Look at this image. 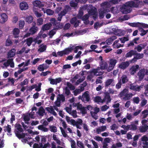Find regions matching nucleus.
Here are the masks:
<instances>
[{
    "label": "nucleus",
    "mask_w": 148,
    "mask_h": 148,
    "mask_svg": "<svg viewBox=\"0 0 148 148\" xmlns=\"http://www.w3.org/2000/svg\"><path fill=\"white\" fill-rule=\"evenodd\" d=\"M139 4V3H136L133 1H127L120 7V11L123 14L130 13L132 10V8L137 7Z\"/></svg>",
    "instance_id": "obj_1"
},
{
    "label": "nucleus",
    "mask_w": 148,
    "mask_h": 148,
    "mask_svg": "<svg viewBox=\"0 0 148 148\" xmlns=\"http://www.w3.org/2000/svg\"><path fill=\"white\" fill-rule=\"evenodd\" d=\"M71 8L69 5H66L64 7V9L58 14V17L57 18L58 21H60L62 18V16H64L67 13L70 11Z\"/></svg>",
    "instance_id": "obj_2"
},
{
    "label": "nucleus",
    "mask_w": 148,
    "mask_h": 148,
    "mask_svg": "<svg viewBox=\"0 0 148 148\" xmlns=\"http://www.w3.org/2000/svg\"><path fill=\"white\" fill-rule=\"evenodd\" d=\"M88 92V91H86L83 94L82 97L81 96L79 97V99H81L83 101H89L90 100V97Z\"/></svg>",
    "instance_id": "obj_3"
},
{
    "label": "nucleus",
    "mask_w": 148,
    "mask_h": 148,
    "mask_svg": "<svg viewBox=\"0 0 148 148\" xmlns=\"http://www.w3.org/2000/svg\"><path fill=\"white\" fill-rule=\"evenodd\" d=\"M135 56L134 58L130 60L131 63H134L137 61V60L142 58L144 56L143 53H138L137 52L134 54Z\"/></svg>",
    "instance_id": "obj_4"
},
{
    "label": "nucleus",
    "mask_w": 148,
    "mask_h": 148,
    "mask_svg": "<svg viewBox=\"0 0 148 148\" xmlns=\"http://www.w3.org/2000/svg\"><path fill=\"white\" fill-rule=\"evenodd\" d=\"M111 99L110 93L107 92H105L104 98L102 100L101 103H103L106 102V104H108L111 102Z\"/></svg>",
    "instance_id": "obj_5"
},
{
    "label": "nucleus",
    "mask_w": 148,
    "mask_h": 148,
    "mask_svg": "<svg viewBox=\"0 0 148 148\" xmlns=\"http://www.w3.org/2000/svg\"><path fill=\"white\" fill-rule=\"evenodd\" d=\"M115 84L114 80L112 79H108L104 82V86L106 88H108L110 86H114Z\"/></svg>",
    "instance_id": "obj_6"
},
{
    "label": "nucleus",
    "mask_w": 148,
    "mask_h": 148,
    "mask_svg": "<svg viewBox=\"0 0 148 148\" xmlns=\"http://www.w3.org/2000/svg\"><path fill=\"white\" fill-rule=\"evenodd\" d=\"M130 64V62L129 61L123 62L119 64V67L121 69L124 70L128 67Z\"/></svg>",
    "instance_id": "obj_7"
},
{
    "label": "nucleus",
    "mask_w": 148,
    "mask_h": 148,
    "mask_svg": "<svg viewBox=\"0 0 148 148\" xmlns=\"http://www.w3.org/2000/svg\"><path fill=\"white\" fill-rule=\"evenodd\" d=\"M117 62V60L116 59H112L110 60V66L108 69L109 70L108 71H111L113 69Z\"/></svg>",
    "instance_id": "obj_8"
},
{
    "label": "nucleus",
    "mask_w": 148,
    "mask_h": 148,
    "mask_svg": "<svg viewBox=\"0 0 148 148\" xmlns=\"http://www.w3.org/2000/svg\"><path fill=\"white\" fill-rule=\"evenodd\" d=\"M109 11V10L108 8H103L101 9L100 11L99 12V18L100 19L103 18L104 16V14H106Z\"/></svg>",
    "instance_id": "obj_9"
},
{
    "label": "nucleus",
    "mask_w": 148,
    "mask_h": 148,
    "mask_svg": "<svg viewBox=\"0 0 148 148\" xmlns=\"http://www.w3.org/2000/svg\"><path fill=\"white\" fill-rule=\"evenodd\" d=\"M19 8L21 10H25L28 9L29 5L27 2L23 1L20 3Z\"/></svg>",
    "instance_id": "obj_10"
},
{
    "label": "nucleus",
    "mask_w": 148,
    "mask_h": 148,
    "mask_svg": "<svg viewBox=\"0 0 148 148\" xmlns=\"http://www.w3.org/2000/svg\"><path fill=\"white\" fill-rule=\"evenodd\" d=\"M139 66L138 65H133L130 69V71L131 75H134L138 70Z\"/></svg>",
    "instance_id": "obj_11"
},
{
    "label": "nucleus",
    "mask_w": 148,
    "mask_h": 148,
    "mask_svg": "<svg viewBox=\"0 0 148 148\" xmlns=\"http://www.w3.org/2000/svg\"><path fill=\"white\" fill-rule=\"evenodd\" d=\"M62 80L61 77L56 78L55 79L50 78L49 81L50 82V83L52 85H56L57 84L60 83Z\"/></svg>",
    "instance_id": "obj_12"
},
{
    "label": "nucleus",
    "mask_w": 148,
    "mask_h": 148,
    "mask_svg": "<svg viewBox=\"0 0 148 148\" xmlns=\"http://www.w3.org/2000/svg\"><path fill=\"white\" fill-rule=\"evenodd\" d=\"M146 75L145 69H143L140 70L138 73V76L140 80L142 79Z\"/></svg>",
    "instance_id": "obj_13"
},
{
    "label": "nucleus",
    "mask_w": 148,
    "mask_h": 148,
    "mask_svg": "<svg viewBox=\"0 0 148 148\" xmlns=\"http://www.w3.org/2000/svg\"><path fill=\"white\" fill-rule=\"evenodd\" d=\"M100 69H101V68H100L99 67H98L96 69H93L90 72L91 73H93L94 75L96 76L100 75L103 74L102 72L99 71L100 70Z\"/></svg>",
    "instance_id": "obj_14"
},
{
    "label": "nucleus",
    "mask_w": 148,
    "mask_h": 148,
    "mask_svg": "<svg viewBox=\"0 0 148 148\" xmlns=\"http://www.w3.org/2000/svg\"><path fill=\"white\" fill-rule=\"evenodd\" d=\"M33 26L29 30V31L31 32L32 34H35L38 30V27L35 26L36 23L34 22L32 23Z\"/></svg>",
    "instance_id": "obj_15"
},
{
    "label": "nucleus",
    "mask_w": 148,
    "mask_h": 148,
    "mask_svg": "<svg viewBox=\"0 0 148 148\" xmlns=\"http://www.w3.org/2000/svg\"><path fill=\"white\" fill-rule=\"evenodd\" d=\"M8 20V16L4 13L1 14L0 17V23H3L7 21Z\"/></svg>",
    "instance_id": "obj_16"
},
{
    "label": "nucleus",
    "mask_w": 148,
    "mask_h": 148,
    "mask_svg": "<svg viewBox=\"0 0 148 148\" xmlns=\"http://www.w3.org/2000/svg\"><path fill=\"white\" fill-rule=\"evenodd\" d=\"M34 6L40 8L44 6V5L43 2L39 0H36L33 3Z\"/></svg>",
    "instance_id": "obj_17"
},
{
    "label": "nucleus",
    "mask_w": 148,
    "mask_h": 148,
    "mask_svg": "<svg viewBox=\"0 0 148 148\" xmlns=\"http://www.w3.org/2000/svg\"><path fill=\"white\" fill-rule=\"evenodd\" d=\"M71 123L72 125L73 126H77L79 125H81L82 123V120L79 119L78 120V121H75L74 120H71Z\"/></svg>",
    "instance_id": "obj_18"
},
{
    "label": "nucleus",
    "mask_w": 148,
    "mask_h": 148,
    "mask_svg": "<svg viewBox=\"0 0 148 148\" xmlns=\"http://www.w3.org/2000/svg\"><path fill=\"white\" fill-rule=\"evenodd\" d=\"M16 50L15 49H12L8 53L7 55V58H12L15 54Z\"/></svg>",
    "instance_id": "obj_19"
},
{
    "label": "nucleus",
    "mask_w": 148,
    "mask_h": 148,
    "mask_svg": "<svg viewBox=\"0 0 148 148\" xmlns=\"http://www.w3.org/2000/svg\"><path fill=\"white\" fill-rule=\"evenodd\" d=\"M100 64L101 69L102 70L107 69L108 67V64L106 62H101Z\"/></svg>",
    "instance_id": "obj_20"
},
{
    "label": "nucleus",
    "mask_w": 148,
    "mask_h": 148,
    "mask_svg": "<svg viewBox=\"0 0 148 148\" xmlns=\"http://www.w3.org/2000/svg\"><path fill=\"white\" fill-rule=\"evenodd\" d=\"M97 9L95 7H92L88 11V13L90 15H94L97 13Z\"/></svg>",
    "instance_id": "obj_21"
},
{
    "label": "nucleus",
    "mask_w": 148,
    "mask_h": 148,
    "mask_svg": "<svg viewBox=\"0 0 148 148\" xmlns=\"http://www.w3.org/2000/svg\"><path fill=\"white\" fill-rule=\"evenodd\" d=\"M136 52V51L134 50H131L129 52L127 53L125 56L126 58L131 57L133 55H134Z\"/></svg>",
    "instance_id": "obj_22"
},
{
    "label": "nucleus",
    "mask_w": 148,
    "mask_h": 148,
    "mask_svg": "<svg viewBox=\"0 0 148 148\" xmlns=\"http://www.w3.org/2000/svg\"><path fill=\"white\" fill-rule=\"evenodd\" d=\"M148 129V125H144L140 127L139 130L141 132H144L147 131Z\"/></svg>",
    "instance_id": "obj_23"
},
{
    "label": "nucleus",
    "mask_w": 148,
    "mask_h": 148,
    "mask_svg": "<svg viewBox=\"0 0 148 148\" xmlns=\"http://www.w3.org/2000/svg\"><path fill=\"white\" fill-rule=\"evenodd\" d=\"M20 30L17 28H14L13 30V34L14 37L17 38L18 37V34H19Z\"/></svg>",
    "instance_id": "obj_24"
},
{
    "label": "nucleus",
    "mask_w": 148,
    "mask_h": 148,
    "mask_svg": "<svg viewBox=\"0 0 148 148\" xmlns=\"http://www.w3.org/2000/svg\"><path fill=\"white\" fill-rule=\"evenodd\" d=\"M145 47V46L143 44H141L138 45L137 47H135L134 49H136L137 51L138 52H140L142 49H144Z\"/></svg>",
    "instance_id": "obj_25"
},
{
    "label": "nucleus",
    "mask_w": 148,
    "mask_h": 148,
    "mask_svg": "<svg viewBox=\"0 0 148 148\" xmlns=\"http://www.w3.org/2000/svg\"><path fill=\"white\" fill-rule=\"evenodd\" d=\"M73 48L71 47H69L63 50L64 54H68L70 53L73 50Z\"/></svg>",
    "instance_id": "obj_26"
},
{
    "label": "nucleus",
    "mask_w": 148,
    "mask_h": 148,
    "mask_svg": "<svg viewBox=\"0 0 148 148\" xmlns=\"http://www.w3.org/2000/svg\"><path fill=\"white\" fill-rule=\"evenodd\" d=\"M51 26V24L50 23H47L43 25L42 27V30L45 31L49 29Z\"/></svg>",
    "instance_id": "obj_27"
},
{
    "label": "nucleus",
    "mask_w": 148,
    "mask_h": 148,
    "mask_svg": "<svg viewBox=\"0 0 148 148\" xmlns=\"http://www.w3.org/2000/svg\"><path fill=\"white\" fill-rule=\"evenodd\" d=\"M129 92L128 89L127 88L124 89L119 94V96L120 97L125 96L126 94Z\"/></svg>",
    "instance_id": "obj_28"
},
{
    "label": "nucleus",
    "mask_w": 148,
    "mask_h": 148,
    "mask_svg": "<svg viewBox=\"0 0 148 148\" xmlns=\"http://www.w3.org/2000/svg\"><path fill=\"white\" fill-rule=\"evenodd\" d=\"M123 84H124L127 83L128 81L127 76L125 75H123L121 77V79Z\"/></svg>",
    "instance_id": "obj_29"
},
{
    "label": "nucleus",
    "mask_w": 148,
    "mask_h": 148,
    "mask_svg": "<svg viewBox=\"0 0 148 148\" xmlns=\"http://www.w3.org/2000/svg\"><path fill=\"white\" fill-rule=\"evenodd\" d=\"M45 113V110L42 106L40 107L38 110V113L39 115L41 116H43L44 114Z\"/></svg>",
    "instance_id": "obj_30"
},
{
    "label": "nucleus",
    "mask_w": 148,
    "mask_h": 148,
    "mask_svg": "<svg viewBox=\"0 0 148 148\" xmlns=\"http://www.w3.org/2000/svg\"><path fill=\"white\" fill-rule=\"evenodd\" d=\"M57 100L63 102L65 101V97L63 94H59L57 98Z\"/></svg>",
    "instance_id": "obj_31"
},
{
    "label": "nucleus",
    "mask_w": 148,
    "mask_h": 148,
    "mask_svg": "<svg viewBox=\"0 0 148 148\" xmlns=\"http://www.w3.org/2000/svg\"><path fill=\"white\" fill-rule=\"evenodd\" d=\"M63 27V25L62 23L57 22V23L55 25V27L54 29H61Z\"/></svg>",
    "instance_id": "obj_32"
},
{
    "label": "nucleus",
    "mask_w": 148,
    "mask_h": 148,
    "mask_svg": "<svg viewBox=\"0 0 148 148\" xmlns=\"http://www.w3.org/2000/svg\"><path fill=\"white\" fill-rule=\"evenodd\" d=\"M129 130H136L137 129V126L134 124H132L129 125Z\"/></svg>",
    "instance_id": "obj_33"
},
{
    "label": "nucleus",
    "mask_w": 148,
    "mask_h": 148,
    "mask_svg": "<svg viewBox=\"0 0 148 148\" xmlns=\"http://www.w3.org/2000/svg\"><path fill=\"white\" fill-rule=\"evenodd\" d=\"M133 95L132 93H127L123 97V99L125 100H129L132 97Z\"/></svg>",
    "instance_id": "obj_34"
},
{
    "label": "nucleus",
    "mask_w": 148,
    "mask_h": 148,
    "mask_svg": "<svg viewBox=\"0 0 148 148\" xmlns=\"http://www.w3.org/2000/svg\"><path fill=\"white\" fill-rule=\"evenodd\" d=\"M17 133L15 132V134L16 136L19 139L22 138H24L25 137V134L24 133H23L22 134H21L18 133V132H17Z\"/></svg>",
    "instance_id": "obj_35"
},
{
    "label": "nucleus",
    "mask_w": 148,
    "mask_h": 148,
    "mask_svg": "<svg viewBox=\"0 0 148 148\" xmlns=\"http://www.w3.org/2000/svg\"><path fill=\"white\" fill-rule=\"evenodd\" d=\"M49 127L50 130L51 132L55 133L57 132V128L56 126L52 125L49 126Z\"/></svg>",
    "instance_id": "obj_36"
},
{
    "label": "nucleus",
    "mask_w": 148,
    "mask_h": 148,
    "mask_svg": "<svg viewBox=\"0 0 148 148\" xmlns=\"http://www.w3.org/2000/svg\"><path fill=\"white\" fill-rule=\"evenodd\" d=\"M139 30L141 32V33L140 34V35L141 36H144L148 32V30H145L142 28H140Z\"/></svg>",
    "instance_id": "obj_37"
},
{
    "label": "nucleus",
    "mask_w": 148,
    "mask_h": 148,
    "mask_svg": "<svg viewBox=\"0 0 148 148\" xmlns=\"http://www.w3.org/2000/svg\"><path fill=\"white\" fill-rule=\"evenodd\" d=\"M33 17L31 16H28L26 18V21L28 23H31L33 20Z\"/></svg>",
    "instance_id": "obj_38"
},
{
    "label": "nucleus",
    "mask_w": 148,
    "mask_h": 148,
    "mask_svg": "<svg viewBox=\"0 0 148 148\" xmlns=\"http://www.w3.org/2000/svg\"><path fill=\"white\" fill-rule=\"evenodd\" d=\"M33 41V38L30 37L26 39V43L28 46H30Z\"/></svg>",
    "instance_id": "obj_39"
},
{
    "label": "nucleus",
    "mask_w": 148,
    "mask_h": 148,
    "mask_svg": "<svg viewBox=\"0 0 148 148\" xmlns=\"http://www.w3.org/2000/svg\"><path fill=\"white\" fill-rule=\"evenodd\" d=\"M115 34L119 36H121L122 34L121 30L119 29H115L114 30H113Z\"/></svg>",
    "instance_id": "obj_40"
},
{
    "label": "nucleus",
    "mask_w": 148,
    "mask_h": 148,
    "mask_svg": "<svg viewBox=\"0 0 148 148\" xmlns=\"http://www.w3.org/2000/svg\"><path fill=\"white\" fill-rule=\"evenodd\" d=\"M15 126L18 131L21 132H22L23 131V130L20 124H16Z\"/></svg>",
    "instance_id": "obj_41"
},
{
    "label": "nucleus",
    "mask_w": 148,
    "mask_h": 148,
    "mask_svg": "<svg viewBox=\"0 0 148 148\" xmlns=\"http://www.w3.org/2000/svg\"><path fill=\"white\" fill-rule=\"evenodd\" d=\"M67 85L71 90H74L75 89V86L69 82H67Z\"/></svg>",
    "instance_id": "obj_42"
},
{
    "label": "nucleus",
    "mask_w": 148,
    "mask_h": 148,
    "mask_svg": "<svg viewBox=\"0 0 148 148\" xmlns=\"http://www.w3.org/2000/svg\"><path fill=\"white\" fill-rule=\"evenodd\" d=\"M25 25V22L23 20H21L19 21V27L20 29H22Z\"/></svg>",
    "instance_id": "obj_43"
},
{
    "label": "nucleus",
    "mask_w": 148,
    "mask_h": 148,
    "mask_svg": "<svg viewBox=\"0 0 148 148\" xmlns=\"http://www.w3.org/2000/svg\"><path fill=\"white\" fill-rule=\"evenodd\" d=\"M84 14V12L82 10H80L79 12V13L77 15V17L78 18L81 19L82 18Z\"/></svg>",
    "instance_id": "obj_44"
},
{
    "label": "nucleus",
    "mask_w": 148,
    "mask_h": 148,
    "mask_svg": "<svg viewBox=\"0 0 148 148\" xmlns=\"http://www.w3.org/2000/svg\"><path fill=\"white\" fill-rule=\"evenodd\" d=\"M119 39L122 43H124L125 42L129 40L128 37H124L122 38H120Z\"/></svg>",
    "instance_id": "obj_45"
},
{
    "label": "nucleus",
    "mask_w": 148,
    "mask_h": 148,
    "mask_svg": "<svg viewBox=\"0 0 148 148\" xmlns=\"http://www.w3.org/2000/svg\"><path fill=\"white\" fill-rule=\"evenodd\" d=\"M46 12L47 15H51L53 14L54 12L50 9H47L46 10Z\"/></svg>",
    "instance_id": "obj_46"
},
{
    "label": "nucleus",
    "mask_w": 148,
    "mask_h": 148,
    "mask_svg": "<svg viewBox=\"0 0 148 148\" xmlns=\"http://www.w3.org/2000/svg\"><path fill=\"white\" fill-rule=\"evenodd\" d=\"M33 10L34 12V14L37 17H40L42 15L41 14L38 12L36 9L34 8L33 9Z\"/></svg>",
    "instance_id": "obj_47"
},
{
    "label": "nucleus",
    "mask_w": 148,
    "mask_h": 148,
    "mask_svg": "<svg viewBox=\"0 0 148 148\" xmlns=\"http://www.w3.org/2000/svg\"><path fill=\"white\" fill-rule=\"evenodd\" d=\"M83 90H81L79 89H76L73 91L74 95L75 96H77L78 94L80 93Z\"/></svg>",
    "instance_id": "obj_48"
},
{
    "label": "nucleus",
    "mask_w": 148,
    "mask_h": 148,
    "mask_svg": "<svg viewBox=\"0 0 148 148\" xmlns=\"http://www.w3.org/2000/svg\"><path fill=\"white\" fill-rule=\"evenodd\" d=\"M50 21V24H51V25L53 24V25L54 26H55L58 22V21H56L55 18H51Z\"/></svg>",
    "instance_id": "obj_49"
},
{
    "label": "nucleus",
    "mask_w": 148,
    "mask_h": 148,
    "mask_svg": "<svg viewBox=\"0 0 148 148\" xmlns=\"http://www.w3.org/2000/svg\"><path fill=\"white\" fill-rule=\"evenodd\" d=\"M102 99H101V97L99 96L96 97L94 99V101L95 102L99 103L101 102Z\"/></svg>",
    "instance_id": "obj_50"
},
{
    "label": "nucleus",
    "mask_w": 148,
    "mask_h": 148,
    "mask_svg": "<svg viewBox=\"0 0 148 148\" xmlns=\"http://www.w3.org/2000/svg\"><path fill=\"white\" fill-rule=\"evenodd\" d=\"M43 20L42 18H39L37 21V24L39 26L43 24Z\"/></svg>",
    "instance_id": "obj_51"
},
{
    "label": "nucleus",
    "mask_w": 148,
    "mask_h": 148,
    "mask_svg": "<svg viewBox=\"0 0 148 148\" xmlns=\"http://www.w3.org/2000/svg\"><path fill=\"white\" fill-rule=\"evenodd\" d=\"M46 48L47 47L46 45H43L38 49V51H40V52H43L46 50Z\"/></svg>",
    "instance_id": "obj_52"
},
{
    "label": "nucleus",
    "mask_w": 148,
    "mask_h": 148,
    "mask_svg": "<svg viewBox=\"0 0 148 148\" xmlns=\"http://www.w3.org/2000/svg\"><path fill=\"white\" fill-rule=\"evenodd\" d=\"M121 85L122 83L121 80L120 79L116 85V88L118 89L120 88L121 87Z\"/></svg>",
    "instance_id": "obj_53"
},
{
    "label": "nucleus",
    "mask_w": 148,
    "mask_h": 148,
    "mask_svg": "<svg viewBox=\"0 0 148 148\" xmlns=\"http://www.w3.org/2000/svg\"><path fill=\"white\" fill-rule=\"evenodd\" d=\"M77 144L78 147L80 148H84V147L83 145V143L82 142L77 141Z\"/></svg>",
    "instance_id": "obj_54"
},
{
    "label": "nucleus",
    "mask_w": 148,
    "mask_h": 148,
    "mask_svg": "<svg viewBox=\"0 0 148 148\" xmlns=\"http://www.w3.org/2000/svg\"><path fill=\"white\" fill-rule=\"evenodd\" d=\"M102 79V77L101 76H100L98 77L96 79V84H98L99 83H101L102 82V81L101 80V79Z\"/></svg>",
    "instance_id": "obj_55"
},
{
    "label": "nucleus",
    "mask_w": 148,
    "mask_h": 148,
    "mask_svg": "<svg viewBox=\"0 0 148 148\" xmlns=\"http://www.w3.org/2000/svg\"><path fill=\"white\" fill-rule=\"evenodd\" d=\"M90 114L92 117L95 120H96L98 118V116H96L97 114L95 112L93 111L90 112Z\"/></svg>",
    "instance_id": "obj_56"
},
{
    "label": "nucleus",
    "mask_w": 148,
    "mask_h": 148,
    "mask_svg": "<svg viewBox=\"0 0 148 148\" xmlns=\"http://www.w3.org/2000/svg\"><path fill=\"white\" fill-rule=\"evenodd\" d=\"M77 111L76 110H73L71 112L70 114L74 118H76L77 116Z\"/></svg>",
    "instance_id": "obj_57"
},
{
    "label": "nucleus",
    "mask_w": 148,
    "mask_h": 148,
    "mask_svg": "<svg viewBox=\"0 0 148 148\" xmlns=\"http://www.w3.org/2000/svg\"><path fill=\"white\" fill-rule=\"evenodd\" d=\"M16 102L17 104H21L23 102V100L21 98H16L15 99Z\"/></svg>",
    "instance_id": "obj_58"
},
{
    "label": "nucleus",
    "mask_w": 148,
    "mask_h": 148,
    "mask_svg": "<svg viewBox=\"0 0 148 148\" xmlns=\"http://www.w3.org/2000/svg\"><path fill=\"white\" fill-rule=\"evenodd\" d=\"M14 93V90H13L11 91H8L5 95V96H8L11 94H13Z\"/></svg>",
    "instance_id": "obj_59"
},
{
    "label": "nucleus",
    "mask_w": 148,
    "mask_h": 148,
    "mask_svg": "<svg viewBox=\"0 0 148 148\" xmlns=\"http://www.w3.org/2000/svg\"><path fill=\"white\" fill-rule=\"evenodd\" d=\"M44 65V64H42L40 65L38 67V69L40 71H44L45 69L42 66Z\"/></svg>",
    "instance_id": "obj_60"
},
{
    "label": "nucleus",
    "mask_w": 148,
    "mask_h": 148,
    "mask_svg": "<svg viewBox=\"0 0 148 148\" xmlns=\"http://www.w3.org/2000/svg\"><path fill=\"white\" fill-rule=\"evenodd\" d=\"M65 94L67 96H68L71 94V92L70 90L67 87H66L65 88Z\"/></svg>",
    "instance_id": "obj_61"
},
{
    "label": "nucleus",
    "mask_w": 148,
    "mask_h": 148,
    "mask_svg": "<svg viewBox=\"0 0 148 148\" xmlns=\"http://www.w3.org/2000/svg\"><path fill=\"white\" fill-rule=\"evenodd\" d=\"M142 114H143V117L145 118L148 115V111L147 110H144L142 112Z\"/></svg>",
    "instance_id": "obj_62"
},
{
    "label": "nucleus",
    "mask_w": 148,
    "mask_h": 148,
    "mask_svg": "<svg viewBox=\"0 0 148 148\" xmlns=\"http://www.w3.org/2000/svg\"><path fill=\"white\" fill-rule=\"evenodd\" d=\"M89 16V15L88 14H86L84 16H83L82 18H81V19L82 20H87V19H88Z\"/></svg>",
    "instance_id": "obj_63"
},
{
    "label": "nucleus",
    "mask_w": 148,
    "mask_h": 148,
    "mask_svg": "<svg viewBox=\"0 0 148 148\" xmlns=\"http://www.w3.org/2000/svg\"><path fill=\"white\" fill-rule=\"evenodd\" d=\"M76 143L75 141L73 140L71 141V148H76Z\"/></svg>",
    "instance_id": "obj_64"
}]
</instances>
